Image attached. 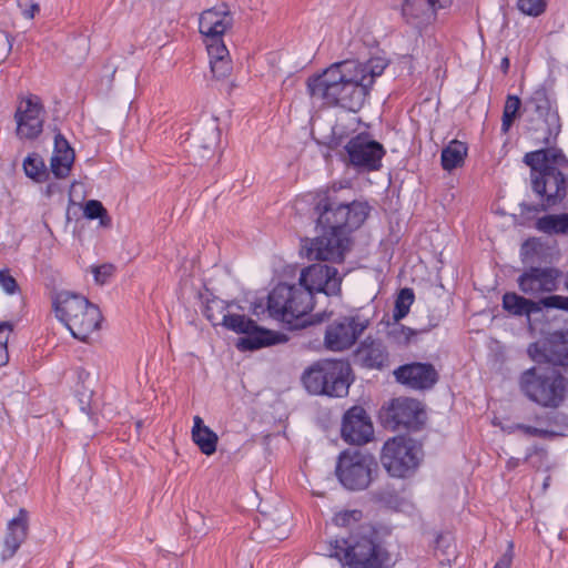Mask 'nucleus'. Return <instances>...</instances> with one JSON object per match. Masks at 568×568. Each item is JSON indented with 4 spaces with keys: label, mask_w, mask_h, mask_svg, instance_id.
I'll return each instance as SVG.
<instances>
[{
    "label": "nucleus",
    "mask_w": 568,
    "mask_h": 568,
    "mask_svg": "<svg viewBox=\"0 0 568 568\" xmlns=\"http://www.w3.org/2000/svg\"><path fill=\"white\" fill-rule=\"evenodd\" d=\"M388 61L376 55L366 61L343 60L332 63L323 72L307 80V92L313 101L326 106L359 111L367 102L375 81Z\"/></svg>",
    "instance_id": "nucleus-1"
},
{
    "label": "nucleus",
    "mask_w": 568,
    "mask_h": 568,
    "mask_svg": "<svg viewBox=\"0 0 568 568\" xmlns=\"http://www.w3.org/2000/svg\"><path fill=\"white\" fill-rule=\"evenodd\" d=\"M524 162L531 170V186L542 210H568V160L562 151L552 146L536 150L526 153Z\"/></svg>",
    "instance_id": "nucleus-2"
},
{
    "label": "nucleus",
    "mask_w": 568,
    "mask_h": 568,
    "mask_svg": "<svg viewBox=\"0 0 568 568\" xmlns=\"http://www.w3.org/2000/svg\"><path fill=\"white\" fill-rule=\"evenodd\" d=\"M308 204L313 205V215L316 217L318 227L342 233L344 230L358 229L367 219L371 210L366 202L361 201H354L351 204H336L326 192L303 195L295 201L294 207L297 212H303Z\"/></svg>",
    "instance_id": "nucleus-3"
},
{
    "label": "nucleus",
    "mask_w": 568,
    "mask_h": 568,
    "mask_svg": "<svg viewBox=\"0 0 568 568\" xmlns=\"http://www.w3.org/2000/svg\"><path fill=\"white\" fill-rule=\"evenodd\" d=\"M314 305L311 291L298 285L278 284L267 298V311L271 317L283 322L292 329L321 323L326 314L310 315Z\"/></svg>",
    "instance_id": "nucleus-4"
},
{
    "label": "nucleus",
    "mask_w": 568,
    "mask_h": 568,
    "mask_svg": "<svg viewBox=\"0 0 568 568\" xmlns=\"http://www.w3.org/2000/svg\"><path fill=\"white\" fill-rule=\"evenodd\" d=\"M57 318L82 342L99 328L101 313L98 306L84 296L69 292H58L52 301Z\"/></svg>",
    "instance_id": "nucleus-5"
},
{
    "label": "nucleus",
    "mask_w": 568,
    "mask_h": 568,
    "mask_svg": "<svg viewBox=\"0 0 568 568\" xmlns=\"http://www.w3.org/2000/svg\"><path fill=\"white\" fill-rule=\"evenodd\" d=\"M351 366L344 361H318L307 368L302 382L312 395L343 397L348 394L351 385Z\"/></svg>",
    "instance_id": "nucleus-6"
},
{
    "label": "nucleus",
    "mask_w": 568,
    "mask_h": 568,
    "mask_svg": "<svg viewBox=\"0 0 568 568\" xmlns=\"http://www.w3.org/2000/svg\"><path fill=\"white\" fill-rule=\"evenodd\" d=\"M519 387L531 402L557 408L567 396L568 381L557 372L530 367L521 373Z\"/></svg>",
    "instance_id": "nucleus-7"
},
{
    "label": "nucleus",
    "mask_w": 568,
    "mask_h": 568,
    "mask_svg": "<svg viewBox=\"0 0 568 568\" xmlns=\"http://www.w3.org/2000/svg\"><path fill=\"white\" fill-rule=\"evenodd\" d=\"M423 456L422 446L416 440L395 436L384 444L381 463L392 477L406 478L417 470Z\"/></svg>",
    "instance_id": "nucleus-8"
},
{
    "label": "nucleus",
    "mask_w": 568,
    "mask_h": 568,
    "mask_svg": "<svg viewBox=\"0 0 568 568\" xmlns=\"http://www.w3.org/2000/svg\"><path fill=\"white\" fill-rule=\"evenodd\" d=\"M322 555L335 558L351 568H382L376 547L368 537L334 539L320 546Z\"/></svg>",
    "instance_id": "nucleus-9"
},
{
    "label": "nucleus",
    "mask_w": 568,
    "mask_h": 568,
    "mask_svg": "<svg viewBox=\"0 0 568 568\" xmlns=\"http://www.w3.org/2000/svg\"><path fill=\"white\" fill-rule=\"evenodd\" d=\"M377 468L373 455L359 449H346L338 456L336 476L349 490L365 489L372 481V474Z\"/></svg>",
    "instance_id": "nucleus-10"
},
{
    "label": "nucleus",
    "mask_w": 568,
    "mask_h": 568,
    "mask_svg": "<svg viewBox=\"0 0 568 568\" xmlns=\"http://www.w3.org/2000/svg\"><path fill=\"white\" fill-rule=\"evenodd\" d=\"M221 325L229 331L243 335L236 342L239 351H255L284 342L281 334L257 326L253 320L244 314L229 312V314L222 316Z\"/></svg>",
    "instance_id": "nucleus-11"
},
{
    "label": "nucleus",
    "mask_w": 568,
    "mask_h": 568,
    "mask_svg": "<svg viewBox=\"0 0 568 568\" xmlns=\"http://www.w3.org/2000/svg\"><path fill=\"white\" fill-rule=\"evenodd\" d=\"M344 151V161L361 173L379 170L385 155L384 146L364 133L351 138Z\"/></svg>",
    "instance_id": "nucleus-12"
},
{
    "label": "nucleus",
    "mask_w": 568,
    "mask_h": 568,
    "mask_svg": "<svg viewBox=\"0 0 568 568\" xmlns=\"http://www.w3.org/2000/svg\"><path fill=\"white\" fill-rule=\"evenodd\" d=\"M369 324L368 318L354 314L332 323L325 333V345L331 351L351 347Z\"/></svg>",
    "instance_id": "nucleus-13"
},
{
    "label": "nucleus",
    "mask_w": 568,
    "mask_h": 568,
    "mask_svg": "<svg viewBox=\"0 0 568 568\" xmlns=\"http://www.w3.org/2000/svg\"><path fill=\"white\" fill-rule=\"evenodd\" d=\"M45 111L40 98L30 94L18 103L14 119L17 122V135L23 140H33L43 130Z\"/></svg>",
    "instance_id": "nucleus-14"
},
{
    "label": "nucleus",
    "mask_w": 568,
    "mask_h": 568,
    "mask_svg": "<svg viewBox=\"0 0 568 568\" xmlns=\"http://www.w3.org/2000/svg\"><path fill=\"white\" fill-rule=\"evenodd\" d=\"M298 286L326 295H338L341 292L342 276L335 267L325 264H313L302 270Z\"/></svg>",
    "instance_id": "nucleus-15"
},
{
    "label": "nucleus",
    "mask_w": 568,
    "mask_h": 568,
    "mask_svg": "<svg viewBox=\"0 0 568 568\" xmlns=\"http://www.w3.org/2000/svg\"><path fill=\"white\" fill-rule=\"evenodd\" d=\"M527 353L536 363L568 366V339L562 332H555L544 339L531 343Z\"/></svg>",
    "instance_id": "nucleus-16"
},
{
    "label": "nucleus",
    "mask_w": 568,
    "mask_h": 568,
    "mask_svg": "<svg viewBox=\"0 0 568 568\" xmlns=\"http://www.w3.org/2000/svg\"><path fill=\"white\" fill-rule=\"evenodd\" d=\"M561 272L555 267H530L517 280L521 293L538 297L558 288Z\"/></svg>",
    "instance_id": "nucleus-17"
},
{
    "label": "nucleus",
    "mask_w": 568,
    "mask_h": 568,
    "mask_svg": "<svg viewBox=\"0 0 568 568\" xmlns=\"http://www.w3.org/2000/svg\"><path fill=\"white\" fill-rule=\"evenodd\" d=\"M453 0H400V14L410 27L422 30L432 24L439 9L450 6Z\"/></svg>",
    "instance_id": "nucleus-18"
},
{
    "label": "nucleus",
    "mask_w": 568,
    "mask_h": 568,
    "mask_svg": "<svg viewBox=\"0 0 568 568\" xmlns=\"http://www.w3.org/2000/svg\"><path fill=\"white\" fill-rule=\"evenodd\" d=\"M323 235L308 247V257L320 261L342 262L346 250V239L339 231L322 229Z\"/></svg>",
    "instance_id": "nucleus-19"
},
{
    "label": "nucleus",
    "mask_w": 568,
    "mask_h": 568,
    "mask_svg": "<svg viewBox=\"0 0 568 568\" xmlns=\"http://www.w3.org/2000/svg\"><path fill=\"white\" fill-rule=\"evenodd\" d=\"M373 433V425L364 408L354 406L345 413L342 436L347 443L365 444L371 440Z\"/></svg>",
    "instance_id": "nucleus-20"
},
{
    "label": "nucleus",
    "mask_w": 568,
    "mask_h": 568,
    "mask_svg": "<svg viewBox=\"0 0 568 568\" xmlns=\"http://www.w3.org/2000/svg\"><path fill=\"white\" fill-rule=\"evenodd\" d=\"M233 26V16L225 3L204 10L199 18V30L204 40L222 39Z\"/></svg>",
    "instance_id": "nucleus-21"
},
{
    "label": "nucleus",
    "mask_w": 568,
    "mask_h": 568,
    "mask_svg": "<svg viewBox=\"0 0 568 568\" xmlns=\"http://www.w3.org/2000/svg\"><path fill=\"white\" fill-rule=\"evenodd\" d=\"M396 381L414 389H428L433 387L438 374L428 363H410L399 366L394 371Z\"/></svg>",
    "instance_id": "nucleus-22"
},
{
    "label": "nucleus",
    "mask_w": 568,
    "mask_h": 568,
    "mask_svg": "<svg viewBox=\"0 0 568 568\" xmlns=\"http://www.w3.org/2000/svg\"><path fill=\"white\" fill-rule=\"evenodd\" d=\"M526 128L536 144L551 145L560 133L558 112L526 116Z\"/></svg>",
    "instance_id": "nucleus-23"
},
{
    "label": "nucleus",
    "mask_w": 568,
    "mask_h": 568,
    "mask_svg": "<svg viewBox=\"0 0 568 568\" xmlns=\"http://www.w3.org/2000/svg\"><path fill=\"white\" fill-rule=\"evenodd\" d=\"M387 416L395 427L416 428L422 423L423 408L418 400L396 398L392 402Z\"/></svg>",
    "instance_id": "nucleus-24"
},
{
    "label": "nucleus",
    "mask_w": 568,
    "mask_h": 568,
    "mask_svg": "<svg viewBox=\"0 0 568 568\" xmlns=\"http://www.w3.org/2000/svg\"><path fill=\"white\" fill-rule=\"evenodd\" d=\"M28 528L29 513L24 508H20L17 516L10 519L7 525L4 549L2 552L4 558H10L17 552L27 538Z\"/></svg>",
    "instance_id": "nucleus-25"
},
{
    "label": "nucleus",
    "mask_w": 568,
    "mask_h": 568,
    "mask_svg": "<svg viewBox=\"0 0 568 568\" xmlns=\"http://www.w3.org/2000/svg\"><path fill=\"white\" fill-rule=\"evenodd\" d=\"M526 116L558 112L552 92L546 84H537L525 101Z\"/></svg>",
    "instance_id": "nucleus-26"
},
{
    "label": "nucleus",
    "mask_w": 568,
    "mask_h": 568,
    "mask_svg": "<svg viewBox=\"0 0 568 568\" xmlns=\"http://www.w3.org/2000/svg\"><path fill=\"white\" fill-rule=\"evenodd\" d=\"M74 161V152L69 142L61 135L54 138V150L51 158V171L58 179L68 176Z\"/></svg>",
    "instance_id": "nucleus-27"
},
{
    "label": "nucleus",
    "mask_w": 568,
    "mask_h": 568,
    "mask_svg": "<svg viewBox=\"0 0 568 568\" xmlns=\"http://www.w3.org/2000/svg\"><path fill=\"white\" fill-rule=\"evenodd\" d=\"M503 307L514 316H526L528 328L534 331L531 315L540 312L537 301L526 298L517 293H505L503 296Z\"/></svg>",
    "instance_id": "nucleus-28"
},
{
    "label": "nucleus",
    "mask_w": 568,
    "mask_h": 568,
    "mask_svg": "<svg viewBox=\"0 0 568 568\" xmlns=\"http://www.w3.org/2000/svg\"><path fill=\"white\" fill-rule=\"evenodd\" d=\"M191 435L192 440L202 454L211 456L216 452L217 435L210 427L205 426L203 419L197 415L193 417Z\"/></svg>",
    "instance_id": "nucleus-29"
},
{
    "label": "nucleus",
    "mask_w": 568,
    "mask_h": 568,
    "mask_svg": "<svg viewBox=\"0 0 568 568\" xmlns=\"http://www.w3.org/2000/svg\"><path fill=\"white\" fill-rule=\"evenodd\" d=\"M468 148L466 143L453 140L442 150V166L445 171H453L459 166H462L465 162V158L467 156Z\"/></svg>",
    "instance_id": "nucleus-30"
},
{
    "label": "nucleus",
    "mask_w": 568,
    "mask_h": 568,
    "mask_svg": "<svg viewBox=\"0 0 568 568\" xmlns=\"http://www.w3.org/2000/svg\"><path fill=\"white\" fill-rule=\"evenodd\" d=\"M536 229L548 235H568V212L539 217L536 221Z\"/></svg>",
    "instance_id": "nucleus-31"
},
{
    "label": "nucleus",
    "mask_w": 568,
    "mask_h": 568,
    "mask_svg": "<svg viewBox=\"0 0 568 568\" xmlns=\"http://www.w3.org/2000/svg\"><path fill=\"white\" fill-rule=\"evenodd\" d=\"M521 106V101L517 95L509 94L506 98L503 116H501V126L500 130L503 133H508L511 129L515 120L518 118L519 110Z\"/></svg>",
    "instance_id": "nucleus-32"
},
{
    "label": "nucleus",
    "mask_w": 568,
    "mask_h": 568,
    "mask_svg": "<svg viewBox=\"0 0 568 568\" xmlns=\"http://www.w3.org/2000/svg\"><path fill=\"white\" fill-rule=\"evenodd\" d=\"M232 305L220 298L209 300L205 306V317L212 323V325H221L222 316L229 314Z\"/></svg>",
    "instance_id": "nucleus-33"
},
{
    "label": "nucleus",
    "mask_w": 568,
    "mask_h": 568,
    "mask_svg": "<svg viewBox=\"0 0 568 568\" xmlns=\"http://www.w3.org/2000/svg\"><path fill=\"white\" fill-rule=\"evenodd\" d=\"M23 169L26 174L41 182L48 175L43 160L38 154H30L23 161Z\"/></svg>",
    "instance_id": "nucleus-34"
},
{
    "label": "nucleus",
    "mask_w": 568,
    "mask_h": 568,
    "mask_svg": "<svg viewBox=\"0 0 568 568\" xmlns=\"http://www.w3.org/2000/svg\"><path fill=\"white\" fill-rule=\"evenodd\" d=\"M415 295L413 290L410 288H402L395 300V307L393 312V317L395 321H400L404 318L410 310L412 304L414 303Z\"/></svg>",
    "instance_id": "nucleus-35"
},
{
    "label": "nucleus",
    "mask_w": 568,
    "mask_h": 568,
    "mask_svg": "<svg viewBox=\"0 0 568 568\" xmlns=\"http://www.w3.org/2000/svg\"><path fill=\"white\" fill-rule=\"evenodd\" d=\"M205 136L202 143L199 145L203 150L202 158H209V155L213 152L220 139V131L217 125L214 122L209 123L204 128Z\"/></svg>",
    "instance_id": "nucleus-36"
},
{
    "label": "nucleus",
    "mask_w": 568,
    "mask_h": 568,
    "mask_svg": "<svg viewBox=\"0 0 568 568\" xmlns=\"http://www.w3.org/2000/svg\"><path fill=\"white\" fill-rule=\"evenodd\" d=\"M517 9L525 16L537 18L547 9L546 0H517Z\"/></svg>",
    "instance_id": "nucleus-37"
},
{
    "label": "nucleus",
    "mask_w": 568,
    "mask_h": 568,
    "mask_svg": "<svg viewBox=\"0 0 568 568\" xmlns=\"http://www.w3.org/2000/svg\"><path fill=\"white\" fill-rule=\"evenodd\" d=\"M83 214L89 220L100 219L101 224L105 225L106 210L103 207L102 203L97 200H90L85 203L83 207Z\"/></svg>",
    "instance_id": "nucleus-38"
},
{
    "label": "nucleus",
    "mask_w": 568,
    "mask_h": 568,
    "mask_svg": "<svg viewBox=\"0 0 568 568\" xmlns=\"http://www.w3.org/2000/svg\"><path fill=\"white\" fill-rule=\"evenodd\" d=\"M207 49L210 61L223 58H230L227 48L222 39L204 40Z\"/></svg>",
    "instance_id": "nucleus-39"
},
{
    "label": "nucleus",
    "mask_w": 568,
    "mask_h": 568,
    "mask_svg": "<svg viewBox=\"0 0 568 568\" xmlns=\"http://www.w3.org/2000/svg\"><path fill=\"white\" fill-rule=\"evenodd\" d=\"M12 332V325L9 322L0 323V366L8 363V341Z\"/></svg>",
    "instance_id": "nucleus-40"
},
{
    "label": "nucleus",
    "mask_w": 568,
    "mask_h": 568,
    "mask_svg": "<svg viewBox=\"0 0 568 568\" xmlns=\"http://www.w3.org/2000/svg\"><path fill=\"white\" fill-rule=\"evenodd\" d=\"M362 518L359 510H344L335 514L333 523L338 527H352L357 524Z\"/></svg>",
    "instance_id": "nucleus-41"
},
{
    "label": "nucleus",
    "mask_w": 568,
    "mask_h": 568,
    "mask_svg": "<svg viewBox=\"0 0 568 568\" xmlns=\"http://www.w3.org/2000/svg\"><path fill=\"white\" fill-rule=\"evenodd\" d=\"M537 303L539 304L540 311L542 307L568 311V296L548 295L537 301Z\"/></svg>",
    "instance_id": "nucleus-42"
},
{
    "label": "nucleus",
    "mask_w": 568,
    "mask_h": 568,
    "mask_svg": "<svg viewBox=\"0 0 568 568\" xmlns=\"http://www.w3.org/2000/svg\"><path fill=\"white\" fill-rule=\"evenodd\" d=\"M211 71L216 79L226 78L232 71V63L230 58L210 61Z\"/></svg>",
    "instance_id": "nucleus-43"
},
{
    "label": "nucleus",
    "mask_w": 568,
    "mask_h": 568,
    "mask_svg": "<svg viewBox=\"0 0 568 568\" xmlns=\"http://www.w3.org/2000/svg\"><path fill=\"white\" fill-rule=\"evenodd\" d=\"M91 272L93 274L95 283L103 285L113 275L114 266L112 264L105 263L102 265L92 266Z\"/></svg>",
    "instance_id": "nucleus-44"
},
{
    "label": "nucleus",
    "mask_w": 568,
    "mask_h": 568,
    "mask_svg": "<svg viewBox=\"0 0 568 568\" xmlns=\"http://www.w3.org/2000/svg\"><path fill=\"white\" fill-rule=\"evenodd\" d=\"M277 519L281 521V524L277 525L275 530L273 531V537L277 540H282L287 536L290 511L283 510L282 513L278 514Z\"/></svg>",
    "instance_id": "nucleus-45"
},
{
    "label": "nucleus",
    "mask_w": 568,
    "mask_h": 568,
    "mask_svg": "<svg viewBox=\"0 0 568 568\" xmlns=\"http://www.w3.org/2000/svg\"><path fill=\"white\" fill-rule=\"evenodd\" d=\"M0 286L9 295L18 291V283L14 277L9 274L8 270L0 271Z\"/></svg>",
    "instance_id": "nucleus-46"
},
{
    "label": "nucleus",
    "mask_w": 568,
    "mask_h": 568,
    "mask_svg": "<svg viewBox=\"0 0 568 568\" xmlns=\"http://www.w3.org/2000/svg\"><path fill=\"white\" fill-rule=\"evenodd\" d=\"M516 428L521 430L524 434H526L528 436H534V437L547 438V437H551L555 435V433L551 430L538 428V427H534V426H528V425H524V424H516Z\"/></svg>",
    "instance_id": "nucleus-47"
},
{
    "label": "nucleus",
    "mask_w": 568,
    "mask_h": 568,
    "mask_svg": "<svg viewBox=\"0 0 568 568\" xmlns=\"http://www.w3.org/2000/svg\"><path fill=\"white\" fill-rule=\"evenodd\" d=\"M12 49V39L6 32H0V62L3 61Z\"/></svg>",
    "instance_id": "nucleus-48"
},
{
    "label": "nucleus",
    "mask_w": 568,
    "mask_h": 568,
    "mask_svg": "<svg viewBox=\"0 0 568 568\" xmlns=\"http://www.w3.org/2000/svg\"><path fill=\"white\" fill-rule=\"evenodd\" d=\"M513 561V544L509 545L508 550L498 559L494 568H510Z\"/></svg>",
    "instance_id": "nucleus-49"
},
{
    "label": "nucleus",
    "mask_w": 568,
    "mask_h": 568,
    "mask_svg": "<svg viewBox=\"0 0 568 568\" xmlns=\"http://www.w3.org/2000/svg\"><path fill=\"white\" fill-rule=\"evenodd\" d=\"M39 11L40 6L38 3H31L28 8L22 10V14L27 19H33Z\"/></svg>",
    "instance_id": "nucleus-50"
},
{
    "label": "nucleus",
    "mask_w": 568,
    "mask_h": 568,
    "mask_svg": "<svg viewBox=\"0 0 568 568\" xmlns=\"http://www.w3.org/2000/svg\"><path fill=\"white\" fill-rule=\"evenodd\" d=\"M520 464H521V460L519 458L510 457V458H508V460L506 463V468L508 470H513V469L517 468Z\"/></svg>",
    "instance_id": "nucleus-51"
},
{
    "label": "nucleus",
    "mask_w": 568,
    "mask_h": 568,
    "mask_svg": "<svg viewBox=\"0 0 568 568\" xmlns=\"http://www.w3.org/2000/svg\"><path fill=\"white\" fill-rule=\"evenodd\" d=\"M509 65H510L509 59L507 57L503 58L501 62H500V69L503 70L504 73L508 72Z\"/></svg>",
    "instance_id": "nucleus-52"
},
{
    "label": "nucleus",
    "mask_w": 568,
    "mask_h": 568,
    "mask_svg": "<svg viewBox=\"0 0 568 568\" xmlns=\"http://www.w3.org/2000/svg\"><path fill=\"white\" fill-rule=\"evenodd\" d=\"M402 332L405 335L406 341H409L413 335H416L414 329L407 327H402Z\"/></svg>",
    "instance_id": "nucleus-53"
},
{
    "label": "nucleus",
    "mask_w": 568,
    "mask_h": 568,
    "mask_svg": "<svg viewBox=\"0 0 568 568\" xmlns=\"http://www.w3.org/2000/svg\"><path fill=\"white\" fill-rule=\"evenodd\" d=\"M272 521L273 520H271V518L265 517V518H263L262 523L260 524V527L265 530H268L271 528Z\"/></svg>",
    "instance_id": "nucleus-54"
},
{
    "label": "nucleus",
    "mask_w": 568,
    "mask_h": 568,
    "mask_svg": "<svg viewBox=\"0 0 568 568\" xmlns=\"http://www.w3.org/2000/svg\"><path fill=\"white\" fill-rule=\"evenodd\" d=\"M503 429H504V432H506V433H508V434H511V433H514L515 430H518V429L516 428V424H515V425H511V426H507V427H505V428H503Z\"/></svg>",
    "instance_id": "nucleus-55"
},
{
    "label": "nucleus",
    "mask_w": 568,
    "mask_h": 568,
    "mask_svg": "<svg viewBox=\"0 0 568 568\" xmlns=\"http://www.w3.org/2000/svg\"><path fill=\"white\" fill-rule=\"evenodd\" d=\"M565 287L568 291V272H567L566 278H565Z\"/></svg>",
    "instance_id": "nucleus-56"
},
{
    "label": "nucleus",
    "mask_w": 568,
    "mask_h": 568,
    "mask_svg": "<svg viewBox=\"0 0 568 568\" xmlns=\"http://www.w3.org/2000/svg\"><path fill=\"white\" fill-rule=\"evenodd\" d=\"M530 457H531V452L528 450L527 454H526L525 460H528Z\"/></svg>",
    "instance_id": "nucleus-57"
}]
</instances>
